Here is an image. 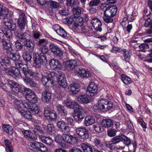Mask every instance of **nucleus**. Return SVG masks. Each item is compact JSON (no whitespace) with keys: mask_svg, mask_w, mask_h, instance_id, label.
<instances>
[{"mask_svg":"<svg viewBox=\"0 0 152 152\" xmlns=\"http://www.w3.org/2000/svg\"><path fill=\"white\" fill-rule=\"evenodd\" d=\"M23 72L25 76V77H23L24 83L26 85L29 84L32 87H36L37 84L31 80L32 79L35 78L36 74L32 72L31 70L29 69L26 65H25L23 67Z\"/></svg>","mask_w":152,"mask_h":152,"instance_id":"1","label":"nucleus"},{"mask_svg":"<svg viewBox=\"0 0 152 152\" xmlns=\"http://www.w3.org/2000/svg\"><path fill=\"white\" fill-rule=\"evenodd\" d=\"M98 104L93 107L94 111L98 112L100 111L104 112L111 109L113 107V103L105 99H102L98 101Z\"/></svg>","mask_w":152,"mask_h":152,"instance_id":"2","label":"nucleus"},{"mask_svg":"<svg viewBox=\"0 0 152 152\" xmlns=\"http://www.w3.org/2000/svg\"><path fill=\"white\" fill-rule=\"evenodd\" d=\"M56 75V73L53 72L49 73L42 72L41 79L42 83L45 86L47 85L48 86L52 87L54 83Z\"/></svg>","mask_w":152,"mask_h":152,"instance_id":"3","label":"nucleus"},{"mask_svg":"<svg viewBox=\"0 0 152 152\" xmlns=\"http://www.w3.org/2000/svg\"><path fill=\"white\" fill-rule=\"evenodd\" d=\"M33 65L36 68H40L42 64H46L47 59L44 55H41L37 53H34L33 55Z\"/></svg>","mask_w":152,"mask_h":152,"instance_id":"4","label":"nucleus"},{"mask_svg":"<svg viewBox=\"0 0 152 152\" xmlns=\"http://www.w3.org/2000/svg\"><path fill=\"white\" fill-rule=\"evenodd\" d=\"M26 97L30 103H36L37 102V98L34 93L28 88H24Z\"/></svg>","mask_w":152,"mask_h":152,"instance_id":"5","label":"nucleus"},{"mask_svg":"<svg viewBox=\"0 0 152 152\" xmlns=\"http://www.w3.org/2000/svg\"><path fill=\"white\" fill-rule=\"evenodd\" d=\"M75 131L76 134L82 139L86 140L88 137V130L83 127L76 128Z\"/></svg>","mask_w":152,"mask_h":152,"instance_id":"6","label":"nucleus"},{"mask_svg":"<svg viewBox=\"0 0 152 152\" xmlns=\"http://www.w3.org/2000/svg\"><path fill=\"white\" fill-rule=\"evenodd\" d=\"M56 78H57L58 83L60 86L64 88L67 86V83L63 73L61 72H58L57 73H56L55 79Z\"/></svg>","mask_w":152,"mask_h":152,"instance_id":"7","label":"nucleus"},{"mask_svg":"<svg viewBox=\"0 0 152 152\" xmlns=\"http://www.w3.org/2000/svg\"><path fill=\"white\" fill-rule=\"evenodd\" d=\"M8 83L12 91L14 92L17 93L23 91H24V88H26L19 85L16 82L10 80L8 82Z\"/></svg>","mask_w":152,"mask_h":152,"instance_id":"8","label":"nucleus"},{"mask_svg":"<svg viewBox=\"0 0 152 152\" xmlns=\"http://www.w3.org/2000/svg\"><path fill=\"white\" fill-rule=\"evenodd\" d=\"M30 145L33 148L42 152H47L48 150L47 147L44 144L39 142H31Z\"/></svg>","mask_w":152,"mask_h":152,"instance_id":"9","label":"nucleus"},{"mask_svg":"<svg viewBox=\"0 0 152 152\" xmlns=\"http://www.w3.org/2000/svg\"><path fill=\"white\" fill-rule=\"evenodd\" d=\"M98 89V85L94 82H90L87 89V92L91 96H94L96 94Z\"/></svg>","mask_w":152,"mask_h":152,"instance_id":"10","label":"nucleus"},{"mask_svg":"<svg viewBox=\"0 0 152 152\" xmlns=\"http://www.w3.org/2000/svg\"><path fill=\"white\" fill-rule=\"evenodd\" d=\"M49 48L51 52L56 56L58 57L62 56L63 51L56 45L53 43H51L49 45Z\"/></svg>","mask_w":152,"mask_h":152,"instance_id":"11","label":"nucleus"},{"mask_svg":"<svg viewBox=\"0 0 152 152\" xmlns=\"http://www.w3.org/2000/svg\"><path fill=\"white\" fill-rule=\"evenodd\" d=\"M80 18H78L75 20L70 18L69 19V20L70 23H73L75 26L77 28L81 30L83 32H85L86 31H85V28L83 26V19H81L82 20L80 21L79 20Z\"/></svg>","mask_w":152,"mask_h":152,"instance_id":"12","label":"nucleus"},{"mask_svg":"<svg viewBox=\"0 0 152 152\" xmlns=\"http://www.w3.org/2000/svg\"><path fill=\"white\" fill-rule=\"evenodd\" d=\"M75 74L81 78H88L90 77L91 74L88 71L83 68H76L75 69Z\"/></svg>","mask_w":152,"mask_h":152,"instance_id":"13","label":"nucleus"},{"mask_svg":"<svg viewBox=\"0 0 152 152\" xmlns=\"http://www.w3.org/2000/svg\"><path fill=\"white\" fill-rule=\"evenodd\" d=\"M44 115L47 119L53 121L56 119L57 117V115L55 111L53 110H50L48 108L45 109Z\"/></svg>","mask_w":152,"mask_h":152,"instance_id":"14","label":"nucleus"},{"mask_svg":"<svg viewBox=\"0 0 152 152\" xmlns=\"http://www.w3.org/2000/svg\"><path fill=\"white\" fill-rule=\"evenodd\" d=\"M26 17L25 14L22 12H20L19 18L18 20V24L21 31H24V26L26 24Z\"/></svg>","mask_w":152,"mask_h":152,"instance_id":"15","label":"nucleus"},{"mask_svg":"<svg viewBox=\"0 0 152 152\" xmlns=\"http://www.w3.org/2000/svg\"><path fill=\"white\" fill-rule=\"evenodd\" d=\"M8 73L16 79L20 78V77L23 79V77H25L24 75L22 77L19 69L15 67H12L8 71Z\"/></svg>","mask_w":152,"mask_h":152,"instance_id":"16","label":"nucleus"},{"mask_svg":"<svg viewBox=\"0 0 152 152\" xmlns=\"http://www.w3.org/2000/svg\"><path fill=\"white\" fill-rule=\"evenodd\" d=\"M25 103H28L27 102H23V101L20 100H19L17 99H15L13 101L14 106L16 109H17L19 112H21L23 109L25 110V109H26V107H25L24 106V104Z\"/></svg>","mask_w":152,"mask_h":152,"instance_id":"17","label":"nucleus"},{"mask_svg":"<svg viewBox=\"0 0 152 152\" xmlns=\"http://www.w3.org/2000/svg\"><path fill=\"white\" fill-rule=\"evenodd\" d=\"M80 87L79 85L76 83L71 84L68 87L69 93L71 95L77 94L79 91Z\"/></svg>","mask_w":152,"mask_h":152,"instance_id":"18","label":"nucleus"},{"mask_svg":"<svg viewBox=\"0 0 152 152\" xmlns=\"http://www.w3.org/2000/svg\"><path fill=\"white\" fill-rule=\"evenodd\" d=\"M62 140L65 142L72 144L76 143L77 141L76 137H73L70 134L63 135H62Z\"/></svg>","mask_w":152,"mask_h":152,"instance_id":"19","label":"nucleus"},{"mask_svg":"<svg viewBox=\"0 0 152 152\" xmlns=\"http://www.w3.org/2000/svg\"><path fill=\"white\" fill-rule=\"evenodd\" d=\"M24 106L26 107V109L29 110L32 112V113L34 114L38 113L39 111V107L36 104L33 105L31 103L28 102L25 103Z\"/></svg>","mask_w":152,"mask_h":152,"instance_id":"20","label":"nucleus"},{"mask_svg":"<svg viewBox=\"0 0 152 152\" xmlns=\"http://www.w3.org/2000/svg\"><path fill=\"white\" fill-rule=\"evenodd\" d=\"M91 23L95 30L99 32L102 31V24L98 18H93L91 20Z\"/></svg>","mask_w":152,"mask_h":152,"instance_id":"21","label":"nucleus"},{"mask_svg":"<svg viewBox=\"0 0 152 152\" xmlns=\"http://www.w3.org/2000/svg\"><path fill=\"white\" fill-rule=\"evenodd\" d=\"M64 67L66 69L72 70L75 69L77 65V61L75 60H71L64 62L63 63Z\"/></svg>","mask_w":152,"mask_h":152,"instance_id":"22","label":"nucleus"},{"mask_svg":"<svg viewBox=\"0 0 152 152\" xmlns=\"http://www.w3.org/2000/svg\"><path fill=\"white\" fill-rule=\"evenodd\" d=\"M117 11V9L116 7L112 6L107 7L106 9L104 11V14H107L108 16L113 17L116 14Z\"/></svg>","mask_w":152,"mask_h":152,"instance_id":"23","label":"nucleus"},{"mask_svg":"<svg viewBox=\"0 0 152 152\" xmlns=\"http://www.w3.org/2000/svg\"><path fill=\"white\" fill-rule=\"evenodd\" d=\"M51 98V94L48 90H45L42 94V99L45 103H49Z\"/></svg>","mask_w":152,"mask_h":152,"instance_id":"24","label":"nucleus"},{"mask_svg":"<svg viewBox=\"0 0 152 152\" xmlns=\"http://www.w3.org/2000/svg\"><path fill=\"white\" fill-rule=\"evenodd\" d=\"M50 68L52 69H60L62 67V65L58 60L54 58L51 59L49 63Z\"/></svg>","mask_w":152,"mask_h":152,"instance_id":"25","label":"nucleus"},{"mask_svg":"<svg viewBox=\"0 0 152 152\" xmlns=\"http://www.w3.org/2000/svg\"><path fill=\"white\" fill-rule=\"evenodd\" d=\"M57 126L64 133H67L69 130V128L63 121H59L57 123Z\"/></svg>","mask_w":152,"mask_h":152,"instance_id":"26","label":"nucleus"},{"mask_svg":"<svg viewBox=\"0 0 152 152\" xmlns=\"http://www.w3.org/2000/svg\"><path fill=\"white\" fill-rule=\"evenodd\" d=\"M39 137L41 141L44 143L50 146L53 145V140L50 137L41 135H39Z\"/></svg>","mask_w":152,"mask_h":152,"instance_id":"27","label":"nucleus"},{"mask_svg":"<svg viewBox=\"0 0 152 152\" xmlns=\"http://www.w3.org/2000/svg\"><path fill=\"white\" fill-rule=\"evenodd\" d=\"M122 141H123L122 135L116 136L112 139V142H110L108 144L107 146L110 149H112L113 148L112 145L113 144L118 143Z\"/></svg>","mask_w":152,"mask_h":152,"instance_id":"28","label":"nucleus"},{"mask_svg":"<svg viewBox=\"0 0 152 152\" xmlns=\"http://www.w3.org/2000/svg\"><path fill=\"white\" fill-rule=\"evenodd\" d=\"M77 100L82 104H87L91 102L90 98L86 95H82L79 96Z\"/></svg>","mask_w":152,"mask_h":152,"instance_id":"29","label":"nucleus"},{"mask_svg":"<svg viewBox=\"0 0 152 152\" xmlns=\"http://www.w3.org/2000/svg\"><path fill=\"white\" fill-rule=\"evenodd\" d=\"M95 117L93 116H89L85 117L84 123L86 126H88L92 125L95 122Z\"/></svg>","mask_w":152,"mask_h":152,"instance_id":"30","label":"nucleus"},{"mask_svg":"<svg viewBox=\"0 0 152 152\" xmlns=\"http://www.w3.org/2000/svg\"><path fill=\"white\" fill-rule=\"evenodd\" d=\"M43 127L49 134L51 135L55 134V129L53 124H49L47 126H44Z\"/></svg>","mask_w":152,"mask_h":152,"instance_id":"31","label":"nucleus"},{"mask_svg":"<svg viewBox=\"0 0 152 152\" xmlns=\"http://www.w3.org/2000/svg\"><path fill=\"white\" fill-rule=\"evenodd\" d=\"M4 24L8 28V30L12 31L15 30L16 28L15 24L10 20H7L4 22Z\"/></svg>","mask_w":152,"mask_h":152,"instance_id":"32","label":"nucleus"},{"mask_svg":"<svg viewBox=\"0 0 152 152\" xmlns=\"http://www.w3.org/2000/svg\"><path fill=\"white\" fill-rule=\"evenodd\" d=\"M22 132L24 136L27 138L33 140H35L36 139L37 137L32 132L28 130L22 131Z\"/></svg>","mask_w":152,"mask_h":152,"instance_id":"33","label":"nucleus"},{"mask_svg":"<svg viewBox=\"0 0 152 152\" xmlns=\"http://www.w3.org/2000/svg\"><path fill=\"white\" fill-rule=\"evenodd\" d=\"M29 110L26 109L25 110L23 109L21 112H20L22 115L25 118L28 119H31L32 118V115Z\"/></svg>","mask_w":152,"mask_h":152,"instance_id":"34","label":"nucleus"},{"mask_svg":"<svg viewBox=\"0 0 152 152\" xmlns=\"http://www.w3.org/2000/svg\"><path fill=\"white\" fill-rule=\"evenodd\" d=\"M56 107L58 113L61 115H65L67 113L65 108L63 106L59 104H57Z\"/></svg>","mask_w":152,"mask_h":152,"instance_id":"35","label":"nucleus"},{"mask_svg":"<svg viewBox=\"0 0 152 152\" xmlns=\"http://www.w3.org/2000/svg\"><path fill=\"white\" fill-rule=\"evenodd\" d=\"M73 116L76 121L79 122L84 117L82 112L73 113Z\"/></svg>","mask_w":152,"mask_h":152,"instance_id":"36","label":"nucleus"},{"mask_svg":"<svg viewBox=\"0 0 152 152\" xmlns=\"http://www.w3.org/2000/svg\"><path fill=\"white\" fill-rule=\"evenodd\" d=\"M128 21H127L126 22L122 21L121 23V24L123 28H125L124 29V30H126L128 33H129L130 32L132 28V26L131 24H128Z\"/></svg>","mask_w":152,"mask_h":152,"instance_id":"37","label":"nucleus"},{"mask_svg":"<svg viewBox=\"0 0 152 152\" xmlns=\"http://www.w3.org/2000/svg\"><path fill=\"white\" fill-rule=\"evenodd\" d=\"M2 42L4 48L7 49V52L8 53H9V51H12V49L11 48V43L7 42L4 39H2Z\"/></svg>","mask_w":152,"mask_h":152,"instance_id":"38","label":"nucleus"},{"mask_svg":"<svg viewBox=\"0 0 152 152\" xmlns=\"http://www.w3.org/2000/svg\"><path fill=\"white\" fill-rule=\"evenodd\" d=\"M101 124L105 127H109L113 126V122L110 119H104L101 122Z\"/></svg>","mask_w":152,"mask_h":152,"instance_id":"39","label":"nucleus"},{"mask_svg":"<svg viewBox=\"0 0 152 152\" xmlns=\"http://www.w3.org/2000/svg\"><path fill=\"white\" fill-rule=\"evenodd\" d=\"M121 80L126 85L131 83L132 80L130 78L124 74H121L120 75Z\"/></svg>","mask_w":152,"mask_h":152,"instance_id":"40","label":"nucleus"},{"mask_svg":"<svg viewBox=\"0 0 152 152\" xmlns=\"http://www.w3.org/2000/svg\"><path fill=\"white\" fill-rule=\"evenodd\" d=\"M63 104L67 107L71 109L73 107V105L76 104V102L67 99L63 102Z\"/></svg>","mask_w":152,"mask_h":152,"instance_id":"41","label":"nucleus"},{"mask_svg":"<svg viewBox=\"0 0 152 152\" xmlns=\"http://www.w3.org/2000/svg\"><path fill=\"white\" fill-rule=\"evenodd\" d=\"M4 142L6 147V150H8L9 152H13V149L11 145V142L7 139H4Z\"/></svg>","mask_w":152,"mask_h":152,"instance_id":"42","label":"nucleus"},{"mask_svg":"<svg viewBox=\"0 0 152 152\" xmlns=\"http://www.w3.org/2000/svg\"><path fill=\"white\" fill-rule=\"evenodd\" d=\"M12 51H9V53H10V57L13 61H18L20 58V56L19 53L16 52L14 53H12Z\"/></svg>","mask_w":152,"mask_h":152,"instance_id":"43","label":"nucleus"},{"mask_svg":"<svg viewBox=\"0 0 152 152\" xmlns=\"http://www.w3.org/2000/svg\"><path fill=\"white\" fill-rule=\"evenodd\" d=\"M8 14V10L7 9L3 8L2 6L0 4V16L2 18H4Z\"/></svg>","mask_w":152,"mask_h":152,"instance_id":"44","label":"nucleus"},{"mask_svg":"<svg viewBox=\"0 0 152 152\" xmlns=\"http://www.w3.org/2000/svg\"><path fill=\"white\" fill-rule=\"evenodd\" d=\"M92 139L93 142L96 146L100 147L102 145V143L100 140V138L98 136H94Z\"/></svg>","mask_w":152,"mask_h":152,"instance_id":"45","label":"nucleus"},{"mask_svg":"<svg viewBox=\"0 0 152 152\" xmlns=\"http://www.w3.org/2000/svg\"><path fill=\"white\" fill-rule=\"evenodd\" d=\"M48 4V6L51 8L56 9L59 7V5L58 3L52 0L49 1Z\"/></svg>","mask_w":152,"mask_h":152,"instance_id":"46","label":"nucleus"},{"mask_svg":"<svg viewBox=\"0 0 152 152\" xmlns=\"http://www.w3.org/2000/svg\"><path fill=\"white\" fill-rule=\"evenodd\" d=\"M4 131L10 135L13 134L12 129V127L9 124L4 125L2 127Z\"/></svg>","mask_w":152,"mask_h":152,"instance_id":"47","label":"nucleus"},{"mask_svg":"<svg viewBox=\"0 0 152 152\" xmlns=\"http://www.w3.org/2000/svg\"><path fill=\"white\" fill-rule=\"evenodd\" d=\"M81 148L84 152H93L92 148L85 143H83L81 145Z\"/></svg>","mask_w":152,"mask_h":152,"instance_id":"48","label":"nucleus"},{"mask_svg":"<svg viewBox=\"0 0 152 152\" xmlns=\"http://www.w3.org/2000/svg\"><path fill=\"white\" fill-rule=\"evenodd\" d=\"M16 35L19 38L23 39L24 41L26 40L29 37V35L26 34V32H24L22 34L18 32H17Z\"/></svg>","mask_w":152,"mask_h":152,"instance_id":"49","label":"nucleus"},{"mask_svg":"<svg viewBox=\"0 0 152 152\" xmlns=\"http://www.w3.org/2000/svg\"><path fill=\"white\" fill-rule=\"evenodd\" d=\"M73 109H74L73 113L82 112L83 110L82 107L77 103L76 102V104L73 105Z\"/></svg>","mask_w":152,"mask_h":152,"instance_id":"50","label":"nucleus"},{"mask_svg":"<svg viewBox=\"0 0 152 152\" xmlns=\"http://www.w3.org/2000/svg\"><path fill=\"white\" fill-rule=\"evenodd\" d=\"M57 33L63 38H66L67 37V34L66 32L61 27L59 30L58 31Z\"/></svg>","mask_w":152,"mask_h":152,"instance_id":"51","label":"nucleus"},{"mask_svg":"<svg viewBox=\"0 0 152 152\" xmlns=\"http://www.w3.org/2000/svg\"><path fill=\"white\" fill-rule=\"evenodd\" d=\"M1 59L2 61V63L7 64L8 66H10V61L9 58L6 56H3L1 57Z\"/></svg>","mask_w":152,"mask_h":152,"instance_id":"52","label":"nucleus"},{"mask_svg":"<svg viewBox=\"0 0 152 152\" xmlns=\"http://www.w3.org/2000/svg\"><path fill=\"white\" fill-rule=\"evenodd\" d=\"M100 0H92L88 3L89 7H92L97 6L100 3Z\"/></svg>","mask_w":152,"mask_h":152,"instance_id":"53","label":"nucleus"},{"mask_svg":"<svg viewBox=\"0 0 152 152\" xmlns=\"http://www.w3.org/2000/svg\"><path fill=\"white\" fill-rule=\"evenodd\" d=\"M38 45L39 48L46 46L47 45V41L44 39H40L38 42Z\"/></svg>","mask_w":152,"mask_h":152,"instance_id":"54","label":"nucleus"},{"mask_svg":"<svg viewBox=\"0 0 152 152\" xmlns=\"http://www.w3.org/2000/svg\"><path fill=\"white\" fill-rule=\"evenodd\" d=\"M66 5L68 6L73 7L77 4V0H67Z\"/></svg>","mask_w":152,"mask_h":152,"instance_id":"55","label":"nucleus"},{"mask_svg":"<svg viewBox=\"0 0 152 152\" xmlns=\"http://www.w3.org/2000/svg\"><path fill=\"white\" fill-rule=\"evenodd\" d=\"M24 45L27 47L33 48H34L33 43L28 39L23 41Z\"/></svg>","mask_w":152,"mask_h":152,"instance_id":"56","label":"nucleus"},{"mask_svg":"<svg viewBox=\"0 0 152 152\" xmlns=\"http://www.w3.org/2000/svg\"><path fill=\"white\" fill-rule=\"evenodd\" d=\"M131 53L129 51H126L124 52V58L125 61L128 62L129 61Z\"/></svg>","mask_w":152,"mask_h":152,"instance_id":"57","label":"nucleus"},{"mask_svg":"<svg viewBox=\"0 0 152 152\" xmlns=\"http://www.w3.org/2000/svg\"><path fill=\"white\" fill-rule=\"evenodd\" d=\"M112 17L111 16H108L107 15L104 14L103 18L105 22L109 23L112 22L113 21V19L111 18Z\"/></svg>","mask_w":152,"mask_h":152,"instance_id":"58","label":"nucleus"},{"mask_svg":"<svg viewBox=\"0 0 152 152\" xmlns=\"http://www.w3.org/2000/svg\"><path fill=\"white\" fill-rule=\"evenodd\" d=\"M8 66L7 64L2 63V62L0 61V72L7 70L8 68Z\"/></svg>","mask_w":152,"mask_h":152,"instance_id":"59","label":"nucleus"},{"mask_svg":"<svg viewBox=\"0 0 152 152\" xmlns=\"http://www.w3.org/2000/svg\"><path fill=\"white\" fill-rule=\"evenodd\" d=\"M83 9L80 7H78L73 9V13L74 15H80L82 13Z\"/></svg>","mask_w":152,"mask_h":152,"instance_id":"60","label":"nucleus"},{"mask_svg":"<svg viewBox=\"0 0 152 152\" xmlns=\"http://www.w3.org/2000/svg\"><path fill=\"white\" fill-rule=\"evenodd\" d=\"M22 57L24 60L27 61H30L31 59V56L26 53H23Z\"/></svg>","mask_w":152,"mask_h":152,"instance_id":"61","label":"nucleus"},{"mask_svg":"<svg viewBox=\"0 0 152 152\" xmlns=\"http://www.w3.org/2000/svg\"><path fill=\"white\" fill-rule=\"evenodd\" d=\"M55 137V140L57 142L60 144L62 143V136H61L59 134H57L56 135H54Z\"/></svg>","mask_w":152,"mask_h":152,"instance_id":"62","label":"nucleus"},{"mask_svg":"<svg viewBox=\"0 0 152 152\" xmlns=\"http://www.w3.org/2000/svg\"><path fill=\"white\" fill-rule=\"evenodd\" d=\"M39 50L41 51V53L40 54H47L49 51V49L48 48L47 46L40 48H39Z\"/></svg>","mask_w":152,"mask_h":152,"instance_id":"63","label":"nucleus"},{"mask_svg":"<svg viewBox=\"0 0 152 152\" xmlns=\"http://www.w3.org/2000/svg\"><path fill=\"white\" fill-rule=\"evenodd\" d=\"M94 128L95 130L97 132L100 133L102 132L103 130V129L101 126L99 124L94 125Z\"/></svg>","mask_w":152,"mask_h":152,"instance_id":"64","label":"nucleus"}]
</instances>
